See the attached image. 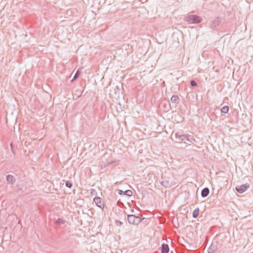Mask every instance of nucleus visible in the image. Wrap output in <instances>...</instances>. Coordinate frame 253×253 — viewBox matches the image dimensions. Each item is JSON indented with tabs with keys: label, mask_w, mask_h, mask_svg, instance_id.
Masks as SVG:
<instances>
[{
	"label": "nucleus",
	"mask_w": 253,
	"mask_h": 253,
	"mask_svg": "<svg viewBox=\"0 0 253 253\" xmlns=\"http://www.w3.org/2000/svg\"><path fill=\"white\" fill-rule=\"evenodd\" d=\"M199 213V210L198 209H196L193 212V216L195 218L197 217Z\"/></svg>",
	"instance_id": "obj_10"
},
{
	"label": "nucleus",
	"mask_w": 253,
	"mask_h": 253,
	"mask_svg": "<svg viewBox=\"0 0 253 253\" xmlns=\"http://www.w3.org/2000/svg\"><path fill=\"white\" fill-rule=\"evenodd\" d=\"M7 180L11 182H12L13 181V177L12 175H8L7 176Z\"/></svg>",
	"instance_id": "obj_12"
},
{
	"label": "nucleus",
	"mask_w": 253,
	"mask_h": 253,
	"mask_svg": "<svg viewBox=\"0 0 253 253\" xmlns=\"http://www.w3.org/2000/svg\"><path fill=\"white\" fill-rule=\"evenodd\" d=\"M179 99L178 97L176 95H173L171 98V101L175 104L178 103L179 102Z\"/></svg>",
	"instance_id": "obj_6"
},
{
	"label": "nucleus",
	"mask_w": 253,
	"mask_h": 253,
	"mask_svg": "<svg viewBox=\"0 0 253 253\" xmlns=\"http://www.w3.org/2000/svg\"><path fill=\"white\" fill-rule=\"evenodd\" d=\"M94 201L96 205L99 208H102L104 207V202L101 198L99 197H96L94 199Z\"/></svg>",
	"instance_id": "obj_3"
},
{
	"label": "nucleus",
	"mask_w": 253,
	"mask_h": 253,
	"mask_svg": "<svg viewBox=\"0 0 253 253\" xmlns=\"http://www.w3.org/2000/svg\"><path fill=\"white\" fill-rule=\"evenodd\" d=\"M249 187V185L246 184L236 188V191L239 193H242L246 191Z\"/></svg>",
	"instance_id": "obj_1"
},
{
	"label": "nucleus",
	"mask_w": 253,
	"mask_h": 253,
	"mask_svg": "<svg viewBox=\"0 0 253 253\" xmlns=\"http://www.w3.org/2000/svg\"><path fill=\"white\" fill-rule=\"evenodd\" d=\"M127 220L131 224H136L139 220V219L133 215H129L127 216Z\"/></svg>",
	"instance_id": "obj_2"
},
{
	"label": "nucleus",
	"mask_w": 253,
	"mask_h": 253,
	"mask_svg": "<svg viewBox=\"0 0 253 253\" xmlns=\"http://www.w3.org/2000/svg\"><path fill=\"white\" fill-rule=\"evenodd\" d=\"M80 75V72L79 71H77L76 75L74 76V79L72 80V81H73L74 80H76Z\"/></svg>",
	"instance_id": "obj_13"
},
{
	"label": "nucleus",
	"mask_w": 253,
	"mask_h": 253,
	"mask_svg": "<svg viewBox=\"0 0 253 253\" xmlns=\"http://www.w3.org/2000/svg\"><path fill=\"white\" fill-rule=\"evenodd\" d=\"M124 194L128 196H131L132 192L131 190H126L124 192Z\"/></svg>",
	"instance_id": "obj_11"
},
{
	"label": "nucleus",
	"mask_w": 253,
	"mask_h": 253,
	"mask_svg": "<svg viewBox=\"0 0 253 253\" xmlns=\"http://www.w3.org/2000/svg\"><path fill=\"white\" fill-rule=\"evenodd\" d=\"M192 20L193 23H199L201 22V19L199 17L193 16Z\"/></svg>",
	"instance_id": "obj_7"
},
{
	"label": "nucleus",
	"mask_w": 253,
	"mask_h": 253,
	"mask_svg": "<svg viewBox=\"0 0 253 253\" xmlns=\"http://www.w3.org/2000/svg\"><path fill=\"white\" fill-rule=\"evenodd\" d=\"M66 185L67 187H69V188H70V187L72 186V184H71L70 183H69V182H67V183H66Z\"/></svg>",
	"instance_id": "obj_15"
},
{
	"label": "nucleus",
	"mask_w": 253,
	"mask_h": 253,
	"mask_svg": "<svg viewBox=\"0 0 253 253\" xmlns=\"http://www.w3.org/2000/svg\"><path fill=\"white\" fill-rule=\"evenodd\" d=\"M65 222V221L62 219V218H58L57 219V220L55 221V223L58 225H61L64 224Z\"/></svg>",
	"instance_id": "obj_8"
},
{
	"label": "nucleus",
	"mask_w": 253,
	"mask_h": 253,
	"mask_svg": "<svg viewBox=\"0 0 253 253\" xmlns=\"http://www.w3.org/2000/svg\"><path fill=\"white\" fill-rule=\"evenodd\" d=\"M209 193V189L207 188H204L202 190V191L201 192V195H202V197H205L207 196H208Z\"/></svg>",
	"instance_id": "obj_5"
},
{
	"label": "nucleus",
	"mask_w": 253,
	"mask_h": 253,
	"mask_svg": "<svg viewBox=\"0 0 253 253\" xmlns=\"http://www.w3.org/2000/svg\"><path fill=\"white\" fill-rule=\"evenodd\" d=\"M191 84L192 86H196L197 85V84L196 82L192 81L191 82Z\"/></svg>",
	"instance_id": "obj_14"
},
{
	"label": "nucleus",
	"mask_w": 253,
	"mask_h": 253,
	"mask_svg": "<svg viewBox=\"0 0 253 253\" xmlns=\"http://www.w3.org/2000/svg\"><path fill=\"white\" fill-rule=\"evenodd\" d=\"M123 192H123L122 190H119V193L120 194H122Z\"/></svg>",
	"instance_id": "obj_16"
},
{
	"label": "nucleus",
	"mask_w": 253,
	"mask_h": 253,
	"mask_svg": "<svg viewBox=\"0 0 253 253\" xmlns=\"http://www.w3.org/2000/svg\"><path fill=\"white\" fill-rule=\"evenodd\" d=\"M229 111V107L227 106H225L222 108L221 111L224 113H227Z\"/></svg>",
	"instance_id": "obj_9"
},
{
	"label": "nucleus",
	"mask_w": 253,
	"mask_h": 253,
	"mask_svg": "<svg viewBox=\"0 0 253 253\" xmlns=\"http://www.w3.org/2000/svg\"><path fill=\"white\" fill-rule=\"evenodd\" d=\"M162 253H168L169 252V248L167 244H163L161 248Z\"/></svg>",
	"instance_id": "obj_4"
}]
</instances>
